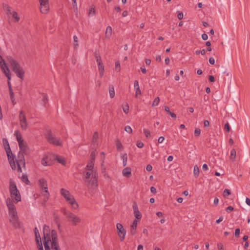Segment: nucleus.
<instances>
[{"label":"nucleus","instance_id":"1","mask_svg":"<svg viewBox=\"0 0 250 250\" xmlns=\"http://www.w3.org/2000/svg\"><path fill=\"white\" fill-rule=\"evenodd\" d=\"M83 179L88 188H94L98 186V173L91 165L86 166L83 172Z\"/></svg>","mask_w":250,"mask_h":250},{"label":"nucleus","instance_id":"2","mask_svg":"<svg viewBox=\"0 0 250 250\" xmlns=\"http://www.w3.org/2000/svg\"><path fill=\"white\" fill-rule=\"evenodd\" d=\"M7 61L16 76L21 79H23L24 71L19 63L11 56L7 57Z\"/></svg>","mask_w":250,"mask_h":250},{"label":"nucleus","instance_id":"3","mask_svg":"<svg viewBox=\"0 0 250 250\" xmlns=\"http://www.w3.org/2000/svg\"><path fill=\"white\" fill-rule=\"evenodd\" d=\"M6 202L8 208L10 222L12 224H16L18 221V217L15 206L13 201L9 198L6 200Z\"/></svg>","mask_w":250,"mask_h":250},{"label":"nucleus","instance_id":"4","mask_svg":"<svg viewBox=\"0 0 250 250\" xmlns=\"http://www.w3.org/2000/svg\"><path fill=\"white\" fill-rule=\"evenodd\" d=\"M60 193L65 200L71 205V207L74 209H77L79 208V205L75 200L74 196L67 189L62 188L60 189Z\"/></svg>","mask_w":250,"mask_h":250},{"label":"nucleus","instance_id":"5","mask_svg":"<svg viewBox=\"0 0 250 250\" xmlns=\"http://www.w3.org/2000/svg\"><path fill=\"white\" fill-rule=\"evenodd\" d=\"M63 213L72 225L76 226L81 222L80 217L69 210L64 209Z\"/></svg>","mask_w":250,"mask_h":250},{"label":"nucleus","instance_id":"6","mask_svg":"<svg viewBox=\"0 0 250 250\" xmlns=\"http://www.w3.org/2000/svg\"><path fill=\"white\" fill-rule=\"evenodd\" d=\"M9 190L10 195L12 199H15L16 203L21 201L20 193L17 188V186L14 181H10Z\"/></svg>","mask_w":250,"mask_h":250},{"label":"nucleus","instance_id":"7","mask_svg":"<svg viewBox=\"0 0 250 250\" xmlns=\"http://www.w3.org/2000/svg\"><path fill=\"white\" fill-rule=\"evenodd\" d=\"M39 186L42 190V193L44 196V201H46L49 197V193L48 191L47 183L46 180L42 178L39 180Z\"/></svg>","mask_w":250,"mask_h":250},{"label":"nucleus","instance_id":"8","mask_svg":"<svg viewBox=\"0 0 250 250\" xmlns=\"http://www.w3.org/2000/svg\"><path fill=\"white\" fill-rule=\"evenodd\" d=\"M24 155H25L24 153L19 151L18 154L17 158L16 159V162L17 166V171L19 173H21L22 172L20 165H22L23 167H25V165Z\"/></svg>","mask_w":250,"mask_h":250},{"label":"nucleus","instance_id":"9","mask_svg":"<svg viewBox=\"0 0 250 250\" xmlns=\"http://www.w3.org/2000/svg\"><path fill=\"white\" fill-rule=\"evenodd\" d=\"M7 149L8 151L6 152V154L11 167L13 170H17V166L16 162V159L15 160V156L12 153L10 147L8 146V147L7 148Z\"/></svg>","mask_w":250,"mask_h":250},{"label":"nucleus","instance_id":"10","mask_svg":"<svg viewBox=\"0 0 250 250\" xmlns=\"http://www.w3.org/2000/svg\"><path fill=\"white\" fill-rule=\"evenodd\" d=\"M0 66L3 72L5 75L8 80H10L11 79V73L10 72L9 69L7 67L4 60L1 55H0Z\"/></svg>","mask_w":250,"mask_h":250},{"label":"nucleus","instance_id":"11","mask_svg":"<svg viewBox=\"0 0 250 250\" xmlns=\"http://www.w3.org/2000/svg\"><path fill=\"white\" fill-rule=\"evenodd\" d=\"M46 139L50 144H52L57 146H61L62 141L61 140L53 135L50 132H49L46 135Z\"/></svg>","mask_w":250,"mask_h":250},{"label":"nucleus","instance_id":"12","mask_svg":"<svg viewBox=\"0 0 250 250\" xmlns=\"http://www.w3.org/2000/svg\"><path fill=\"white\" fill-rule=\"evenodd\" d=\"M19 119L21 128L23 130H26L28 126V124L26 116L22 110H21L20 112Z\"/></svg>","mask_w":250,"mask_h":250},{"label":"nucleus","instance_id":"13","mask_svg":"<svg viewBox=\"0 0 250 250\" xmlns=\"http://www.w3.org/2000/svg\"><path fill=\"white\" fill-rule=\"evenodd\" d=\"M116 229L118 235L121 241H123L125 239L126 235V230L123 227V226L119 223L116 224Z\"/></svg>","mask_w":250,"mask_h":250},{"label":"nucleus","instance_id":"14","mask_svg":"<svg viewBox=\"0 0 250 250\" xmlns=\"http://www.w3.org/2000/svg\"><path fill=\"white\" fill-rule=\"evenodd\" d=\"M51 248L54 250H61L58 242L57 232L55 230H52Z\"/></svg>","mask_w":250,"mask_h":250},{"label":"nucleus","instance_id":"15","mask_svg":"<svg viewBox=\"0 0 250 250\" xmlns=\"http://www.w3.org/2000/svg\"><path fill=\"white\" fill-rule=\"evenodd\" d=\"M43 237L44 239V242H48V243L49 242L52 243V231L51 232V234H50V229L49 226L46 225H44L43 228Z\"/></svg>","mask_w":250,"mask_h":250},{"label":"nucleus","instance_id":"16","mask_svg":"<svg viewBox=\"0 0 250 250\" xmlns=\"http://www.w3.org/2000/svg\"><path fill=\"white\" fill-rule=\"evenodd\" d=\"M40 2V9L43 14H47L49 9L48 0H39Z\"/></svg>","mask_w":250,"mask_h":250},{"label":"nucleus","instance_id":"17","mask_svg":"<svg viewBox=\"0 0 250 250\" xmlns=\"http://www.w3.org/2000/svg\"><path fill=\"white\" fill-rule=\"evenodd\" d=\"M20 149V152L24 153L25 155H28L29 153V148L25 142H23L19 144Z\"/></svg>","mask_w":250,"mask_h":250},{"label":"nucleus","instance_id":"18","mask_svg":"<svg viewBox=\"0 0 250 250\" xmlns=\"http://www.w3.org/2000/svg\"><path fill=\"white\" fill-rule=\"evenodd\" d=\"M132 208L133 209L134 215L136 218L137 219H140L142 217V214L138 209V206L136 203H134L133 204Z\"/></svg>","mask_w":250,"mask_h":250},{"label":"nucleus","instance_id":"19","mask_svg":"<svg viewBox=\"0 0 250 250\" xmlns=\"http://www.w3.org/2000/svg\"><path fill=\"white\" fill-rule=\"evenodd\" d=\"M134 88L135 91V97H137L138 96L141 95L142 93L140 89L139 82L137 80L134 81Z\"/></svg>","mask_w":250,"mask_h":250},{"label":"nucleus","instance_id":"20","mask_svg":"<svg viewBox=\"0 0 250 250\" xmlns=\"http://www.w3.org/2000/svg\"><path fill=\"white\" fill-rule=\"evenodd\" d=\"M34 233L35 234L36 241L38 245H41L42 243L41 236L40 235L39 231L37 228H35L34 229Z\"/></svg>","mask_w":250,"mask_h":250},{"label":"nucleus","instance_id":"21","mask_svg":"<svg viewBox=\"0 0 250 250\" xmlns=\"http://www.w3.org/2000/svg\"><path fill=\"white\" fill-rule=\"evenodd\" d=\"M14 135L16 137L17 141L18 142V144L21 143V142H24V140L23 139L22 136L19 130H17L15 131Z\"/></svg>","mask_w":250,"mask_h":250},{"label":"nucleus","instance_id":"22","mask_svg":"<svg viewBox=\"0 0 250 250\" xmlns=\"http://www.w3.org/2000/svg\"><path fill=\"white\" fill-rule=\"evenodd\" d=\"M123 176L129 177L131 174V169L130 167H127L123 169L122 171Z\"/></svg>","mask_w":250,"mask_h":250},{"label":"nucleus","instance_id":"23","mask_svg":"<svg viewBox=\"0 0 250 250\" xmlns=\"http://www.w3.org/2000/svg\"><path fill=\"white\" fill-rule=\"evenodd\" d=\"M91 160L87 163L86 166L91 165L92 167H94L95 158V153L94 151H92L90 155Z\"/></svg>","mask_w":250,"mask_h":250},{"label":"nucleus","instance_id":"24","mask_svg":"<svg viewBox=\"0 0 250 250\" xmlns=\"http://www.w3.org/2000/svg\"><path fill=\"white\" fill-rule=\"evenodd\" d=\"M55 159L59 163L62 164L63 166L66 165L65 159L62 156H56Z\"/></svg>","mask_w":250,"mask_h":250},{"label":"nucleus","instance_id":"25","mask_svg":"<svg viewBox=\"0 0 250 250\" xmlns=\"http://www.w3.org/2000/svg\"><path fill=\"white\" fill-rule=\"evenodd\" d=\"M3 7L7 15H9L12 13V8L10 6L7 4H4L3 5Z\"/></svg>","mask_w":250,"mask_h":250},{"label":"nucleus","instance_id":"26","mask_svg":"<svg viewBox=\"0 0 250 250\" xmlns=\"http://www.w3.org/2000/svg\"><path fill=\"white\" fill-rule=\"evenodd\" d=\"M165 110L167 112V114H168L172 118H176V115L174 113L171 112L169 108L167 106H165Z\"/></svg>","mask_w":250,"mask_h":250},{"label":"nucleus","instance_id":"27","mask_svg":"<svg viewBox=\"0 0 250 250\" xmlns=\"http://www.w3.org/2000/svg\"><path fill=\"white\" fill-rule=\"evenodd\" d=\"M109 93L111 98H113L115 96L114 88L113 85L109 86Z\"/></svg>","mask_w":250,"mask_h":250},{"label":"nucleus","instance_id":"28","mask_svg":"<svg viewBox=\"0 0 250 250\" xmlns=\"http://www.w3.org/2000/svg\"><path fill=\"white\" fill-rule=\"evenodd\" d=\"M236 156V152L235 149H232L230 152V159L232 161H234Z\"/></svg>","mask_w":250,"mask_h":250},{"label":"nucleus","instance_id":"29","mask_svg":"<svg viewBox=\"0 0 250 250\" xmlns=\"http://www.w3.org/2000/svg\"><path fill=\"white\" fill-rule=\"evenodd\" d=\"M199 173H200L199 168V167L197 165H195L194 167V169H193V174H194V175L196 177H198V176L199 175Z\"/></svg>","mask_w":250,"mask_h":250},{"label":"nucleus","instance_id":"30","mask_svg":"<svg viewBox=\"0 0 250 250\" xmlns=\"http://www.w3.org/2000/svg\"><path fill=\"white\" fill-rule=\"evenodd\" d=\"M112 34V28L108 26L107 27L105 32V36L107 38H109Z\"/></svg>","mask_w":250,"mask_h":250},{"label":"nucleus","instance_id":"31","mask_svg":"<svg viewBox=\"0 0 250 250\" xmlns=\"http://www.w3.org/2000/svg\"><path fill=\"white\" fill-rule=\"evenodd\" d=\"M21 180L23 182L29 184L30 182L28 180L27 175L26 174H22L21 177Z\"/></svg>","mask_w":250,"mask_h":250},{"label":"nucleus","instance_id":"32","mask_svg":"<svg viewBox=\"0 0 250 250\" xmlns=\"http://www.w3.org/2000/svg\"><path fill=\"white\" fill-rule=\"evenodd\" d=\"M2 142H3V146H4V149H5V150L6 151V152H7L8 151L7 149V148L9 147H10V146H9V144L8 143V142L7 141V140L6 139H5V138H3L2 139Z\"/></svg>","mask_w":250,"mask_h":250},{"label":"nucleus","instance_id":"33","mask_svg":"<svg viewBox=\"0 0 250 250\" xmlns=\"http://www.w3.org/2000/svg\"><path fill=\"white\" fill-rule=\"evenodd\" d=\"M10 15H11L12 17L15 19L16 21H19L20 20V17L18 16V14L16 11H13Z\"/></svg>","mask_w":250,"mask_h":250},{"label":"nucleus","instance_id":"34","mask_svg":"<svg viewBox=\"0 0 250 250\" xmlns=\"http://www.w3.org/2000/svg\"><path fill=\"white\" fill-rule=\"evenodd\" d=\"M123 159V165L124 167H125L127 165V155L125 154L122 156Z\"/></svg>","mask_w":250,"mask_h":250},{"label":"nucleus","instance_id":"35","mask_svg":"<svg viewBox=\"0 0 250 250\" xmlns=\"http://www.w3.org/2000/svg\"><path fill=\"white\" fill-rule=\"evenodd\" d=\"M159 102H160V98H159V97H157L154 100V101L152 103V106H155L158 105L159 103Z\"/></svg>","mask_w":250,"mask_h":250},{"label":"nucleus","instance_id":"36","mask_svg":"<svg viewBox=\"0 0 250 250\" xmlns=\"http://www.w3.org/2000/svg\"><path fill=\"white\" fill-rule=\"evenodd\" d=\"M115 69L117 72H120L121 71V64L119 61L115 62Z\"/></svg>","mask_w":250,"mask_h":250},{"label":"nucleus","instance_id":"37","mask_svg":"<svg viewBox=\"0 0 250 250\" xmlns=\"http://www.w3.org/2000/svg\"><path fill=\"white\" fill-rule=\"evenodd\" d=\"M98 138V134L97 132H94L92 137V142L95 144L97 143Z\"/></svg>","mask_w":250,"mask_h":250},{"label":"nucleus","instance_id":"38","mask_svg":"<svg viewBox=\"0 0 250 250\" xmlns=\"http://www.w3.org/2000/svg\"><path fill=\"white\" fill-rule=\"evenodd\" d=\"M230 190L228 189H225L223 191V196L226 197L230 194Z\"/></svg>","mask_w":250,"mask_h":250},{"label":"nucleus","instance_id":"39","mask_svg":"<svg viewBox=\"0 0 250 250\" xmlns=\"http://www.w3.org/2000/svg\"><path fill=\"white\" fill-rule=\"evenodd\" d=\"M42 164L44 166H46L48 165V162H47V157H44L42 160Z\"/></svg>","mask_w":250,"mask_h":250},{"label":"nucleus","instance_id":"40","mask_svg":"<svg viewBox=\"0 0 250 250\" xmlns=\"http://www.w3.org/2000/svg\"><path fill=\"white\" fill-rule=\"evenodd\" d=\"M9 91H10V95L11 101H12L13 104H14L15 103H14V102L15 99L14 97V93L12 92L11 87H9Z\"/></svg>","mask_w":250,"mask_h":250},{"label":"nucleus","instance_id":"41","mask_svg":"<svg viewBox=\"0 0 250 250\" xmlns=\"http://www.w3.org/2000/svg\"><path fill=\"white\" fill-rule=\"evenodd\" d=\"M137 221L134 220L133 222L132 225H131V228L133 229H136L137 228Z\"/></svg>","mask_w":250,"mask_h":250},{"label":"nucleus","instance_id":"42","mask_svg":"<svg viewBox=\"0 0 250 250\" xmlns=\"http://www.w3.org/2000/svg\"><path fill=\"white\" fill-rule=\"evenodd\" d=\"M98 67L99 71H104V66L103 63L98 64Z\"/></svg>","mask_w":250,"mask_h":250},{"label":"nucleus","instance_id":"43","mask_svg":"<svg viewBox=\"0 0 250 250\" xmlns=\"http://www.w3.org/2000/svg\"><path fill=\"white\" fill-rule=\"evenodd\" d=\"M144 132L146 137L148 138L150 136V132L148 130L144 128Z\"/></svg>","mask_w":250,"mask_h":250},{"label":"nucleus","instance_id":"44","mask_svg":"<svg viewBox=\"0 0 250 250\" xmlns=\"http://www.w3.org/2000/svg\"><path fill=\"white\" fill-rule=\"evenodd\" d=\"M125 130L128 133H131L132 132V129L131 127L129 125H127L125 127Z\"/></svg>","mask_w":250,"mask_h":250},{"label":"nucleus","instance_id":"45","mask_svg":"<svg viewBox=\"0 0 250 250\" xmlns=\"http://www.w3.org/2000/svg\"><path fill=\"white\" fill-rule=\"evenodd\" d=\"M201 134V130L199 128H196L194 130V135L196 137H198Z\"/></svg>","mask_w":250,"mask_h":250},{"label":"nucleus","instance_id":"46","mask_svg":"<svg viewBox=\"0 0 250 250\" xmlns=\"http://www.w3.org/2000/svg\"><path fill=\"white\" fill-rule=\"evenodd\" d=\"M123 111L125 113H128V111H129V106L127 104H126L125 106H123Z\"/></svg>","mask_w":250,"mask_h":250},{"label":"nucleus","instance_id":"47","mask_svg":"<svg viewBox=\"0 0 250 250\" xmlns=\"http://www.w3.org/2000/svg\"><path fill=\"white\" fill-rule=\"evenodd\" d=\"M224 129L227 131V132H229L230 130V127L229 126V125L228 123H227V124H226L225 125V126H224Z\"/></svg>","mask_w":250,"mask_h":250},{"label":"nucleus","instance_id":"48","mask_svg":"<svg viewBox=\"0 0 250 250\" xmlns=\"http://www.w3.org/2000/svg\"><path fill=\"white\" fill-rule=\"evenodd\" d=\"M96 62L98 63V64L103 63L102 59H101V57L100 56L96 55Z\"/></svg>","mask_w":250,"mask_h":250},{"label":"nucleus","instance_id":"49","mask_svg":"<svg viewBox=\"0 0 250 250\" xmlns=\"http://www.w3.org/2000/svg\"><path fill=\"white\" fill-rule=\"evenodd\" d=\"M43 245L44 246L45 250H50L49 243H48V242H44Z\"/></svg>","mask_w":250,"mask_h":250},{"label":"nucleus","instance_id":"50","mask_svg":"<svg viewBox=\"0 0 250 250\" xmlns=\"http://www.w3.org/2000/svg\"><path fill=\"white\" fill-rule=\"evenodd\" d=\"M136 145L139 148H142L144 146V144L141 141H138L137 142Z\"/></svg>","mask_w":250,"mask_h":250},{"label":"nucleus","instance_id":"51","mask_svg":"<svg viewBox=\"0 0 250 250\" xmlns=\"http://www.w3.org/2000/svg\"><path fill=\"white\" fill-rule=\"evenodd\" d=\"M184 15L182 12H179L177 15V18L179 20H182L183 19Z\"/></svg>","mask_w":250,"mask_h":250},{"label":"nucleus","instance_id":"52","mask_svg":"<svg viewBox=\"0 0 250 250\" xmlns=\"http://www.w3.org/2000/svg\"><path fill=\"white\" fill-rule=\"evenodd\" d=\"M217 248L219 250H224L223 245L222 243H218L217 244Z\"/></svg>","mask_w":250,"mask_h":250},{"label":"nucleus","instance_id":"53","mask_svg":"<svg viewBox=\"0 0 250 250\" xmlns=\"http://www.w3.org/2000/svg\"><path fill=\"white\" fill-rule=\"evenodd\" d=\"M48 101V98L46 95H43V102L44 104H45Z\"/></svg>","mask_w":250,"mask_h":250},{"label":"nucleus","instance_id":"54","mask_svg":"<svg viewBox=\"0 0 250 250\" xmlns=\"http://www.w3.org/2000/svg\"><path fill=\"white\" fill-rule=\"evenodd\" d=\"M116 146L118 149H120L122 148L123 146L121 142H118L116 143Z\"/></svg>","mask_w":250,"mask_h":250},{"label":"nucleus","instance_id":"55","mask_svg":"<svg viewBox=\"0 0 250 250\" xmlns=\"http://www.w3.org/2000/svg\"><path fill=\"white\" fill-rule=\"evenodd\" d=\"M240 234V229H236L235 230V236L237 237H238L239 236Z\"/></svg>","mask_w":250,"mask_h":250},{"label":"nucleus","instance_id":"56","mask_svg":"<svg viewBox=\"0 0 250 250\" xmlns=\"http://www.w3.org/2000/svg\"><path fill=\"white\" fill-rule=\"evenodd\" d=\"M150 191L152 193L155 194L157 192L156 188L154 187H151L150 188Z\"/></svg>","mask_w":250,"mask_h":250},{"label":"nucleus","instance_id":"57","mask_svg":"<svg viewBox=\"0 0 250 250\" xmlns=\"http://www.w3.org/2000/svg\"><path fill=\"white\" fill-rule=\"evenodd\" d=\"M165 138L163 136H161L158 138V142L159 143H162L164 141Z\"/></svg>","mask_w":250,"mask_h":250},{"label":"nucleus","instance_id":"58","mask_svg":"<svg viewBox=\"0 0 250 250\" xmlns=\"http://www.w3.org/2000/svg\"><path fill=\"white\" fill-rule=\"evenodd\" d=\"M202 38L203 40L206 41L208 39V36L207 34L204 33L202 35Z\"/></svg>","mask_w":250,"mask_h":250},{"label":"nucleus","instance_id":"59","mask_svg":"<svg viewBox=\"0 0 250 250\" xmlns=\"http://www.w3.org/2000/svg\"><path fill=\"white\" fill-rule=\"evenodd\" d=\"M209 62L211 64H214L215 63V60L213 58L210 57L209 59Z\"/></svg>","mask_w":250,"mask_h":250},{"label":"nucleus","instance_id":"60","mask_svg":"<svg viewBox=\"0 0 250 250\" xmlns=\"http://www.w3.org/2000/svg\"><path fill=\"white\" fill-rule=\"evenodd\" d=\"M152 169V167L150 165H148L146 167V170L148 171H150Z\"/></svg>","mask_w":250,"mask_h":250},{"label":"nucleus","instance_id":"61","mask_svg":"<svg viewBox=\"0 0 250 250\" xmlns=\"http://www.w3.org/2000/svg\"><path fill=\"white\" fill-rule=\"evenodd\" d=\"M204 125L205 127H208L209 126V122L208 120H205L204 122Z\"/></svg>","mask_w":250,"mask_h":250},{"label":"nucleus","instance_id":"62","mask_svg":"<svg viewBox=\"0 0 250 250\" xmlns=\"http://www.w3.org/2000/svg\"><path fill=\"white\" fill-rule=\"evenodd\" d=\"M95 10L94 9V8H93L92 7L90 10V11L89 12V15H90L91 14H95Z\"/></svg>","mask_w":250,"mask_h":250},{"label":"nucleus","instance_id":"63","mask_svg":"<svg viewBox=\"0 0 250 250\" xmlns=\"http://www.w3.org/2000/svg\"><path fill=\"white\" fill-rule=\"evenodd\" d=\"M143 233L146 235V236H148V230L146 229H144L143 231Z\"/></svg>","mask_w":250,"mask_h":250},{"label":"nucleus","instance_id":"64","mask_svg":"<svg viewBox=\"0 0 250 250\" xmlns=\"http://www.w3.org/2000/svg\"><path fill=\"white\" fill-rule=\"evenodd\" d=\"M246 203L248 206H250V199L248 197L246 199Z\"/></svg>","mask_w":250,"mask_h":250}]
</instances>
